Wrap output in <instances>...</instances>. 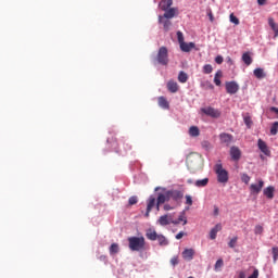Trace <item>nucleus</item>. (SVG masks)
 Instances as JSON below:
<instances>
[{
  "label": "nucleus",
  "mask_w": 278,
  "mask_h": 278,
  "mask_svg": "<svg viewBox=\"0 0 278 278\" xmlns=\"http://www.w3.org/2000/svg\"><path fill=\"white\" fill-rule=\"evenodd\" d=\"M189 135L192 137V138H197L201 135V130H199V127L197 126H191L189 128Z\"/></svg>",
  "instance_id": "nucleus-25"
},
{
  "label": "nucleus",
  "mask_w": 278,
  "mask_h": 278,
  "mask_svg": "<svg viewBox=\"0 0 278 278\" xmlns=\"http://www.w3.org/2000/svg\"><path fill=\"white\" fill-rule=\"evenodd\" d=\"M254 76L257 78V79H264V77H266V74H264V70L263 68H255L254 70Z\"/></svg>",
  "instance_id": "nucleus-30"
},
{
  "label": "nucleus",
  "mask_w": 278,
  "mask_h": 278,
  "mask_svg": "<svg viewBox=\"0 0 278 278\" xmlns=\"http://www.w3.org/2000/svg\"><path fill=\"white\" fill-rule=\"evenodd\" d=\"M167 201H170L168 198V191H166L165 193H159L156 198V203L164 205V203H166Z\"/></svg>",
  "instance_id": "nucleus-20"
},
{
  "label": "nucleus",
  "mask_w": 278,
  "mask_h": 278,
  "mask_svg": "<svg viewBox=\"0 0 278 278\" xmlns=\"http://www.w3.org/2000/svg\"><path fill=\"white\" fill-rule=\"evenodd\" d=\"M240 90V86L236 81L226 83V91L228 94H236Z\"/></svg>",
  "instance_id": "nucleus-12"
},
{
  "label": "nucleus",
  "mask_w": 278,
  "mask_h": 278,
  "mask_svg": "<svg viewBox=\"0 0 278 278\" xmlns=\"http://www.w3.org/2000/svg\"><path fill=\"white\" fill-rule=\"evenodd\" d=\"M243 184H249V181H251V177H249V175L243 174L241 177Z\"/></svg>",
  "instance_id": "nucleus-48"
},
{
  "label": "nucleus",
  "mask_w": 278,
  "mask_h": 278,
  "mask_svg": "<svg viewBox=\"0 0 278 278\" xmlns=\"http://www.w3.org/2000/svg\"><path fill=\"white\" fill-rule=\"evenodd\" d=\"M243 121H244V123H245L248 129H251V127L253 126V121L251 119V116H249V115L245 116V117L243 118Z\"/></svg>",
  "instance_id": "nucleus-38"
},
{
  "label": "nucleus",
  "mask_w": 278,
  "mask_h": 278,
  "mask_svg": "<svg viewBox=\"0 0 278 278\" xmlns=\"http://www.w3.org/2000/svg\"><path fill=\"white\" fill-rule=\"evenodd\" d=\"M271 253H273L274 264H276L278 260V247L271 248Z\"/></svg>",
  "instance_id": "nucleus-37"
},
{
  "label": "nucleus",
  "mask_w": 278,
  "mask_h": 278,
  "mask_svg": "<svg viewBox=\"0 0 278 278\" xmlns=\"http://www.w3.org/2000/svg\"><path fill=\"white\" fill-rule=\"evenodd\" d=\"M230 23H233V25H240V20L233 13H231Z\"/></svg>",
  "instance_id": "nucleus-42"
},
{
  "label": "nucleus",
  "mask_w": 278,
  "mask_h": 278,
  "mask_svg": "<svg viewBox=\"0 0 278 278\" xmlns=\"http://www.w3.org/2000/svg\"><path fill=\"white\" fill-rule=\"evenodd\" d=\"M223 266H225L223 258H218L215 263V270H220V268H223Z\"/></svg>",
  "instance_id": "nucleus-40"
},
{
  "label": "nucleus",
  "mask_w": 278,
  "mask_h": 278,
  "mask_svg": "<svg viewBox=\"0 0 278 278\" xmlns=\"http://www.w3.org/2000/svg\"><path fill=\"white\" fill-rule=\"evenodd\" d=\"M157 231H155L154 229H151L149 228L147 231H146V238L148 240H151L152 242H155V240H157Z\"/></svg>",
  "instance_id": "nucleus-17"
},
{
  "label": "nucleus",
  "mask_w": 278,
  "mask_h": 278,
  "mask_svg": "<svg viewBox=\"0 0 278 278\" xmlns=\"http://www.w3.org/2000/svg\"><path fill=\"white\" fill-rule=\"evenodd\" d=\"M242 61L244 62V64H247V66H251V64H253V59L251 58V54H249V52L242 54Z\"/></svg>",
  "instance_id": "nucleus-27"
},
{
  "label": "nucleus",
  "mask_w": 278,
  "mask_h": 278,
  "mask_svg": "<svg viewBox=\"0 0 278 278\" xmlns=\"http://www.w3.org/2000/svg\"><path fill=\"white\" fill-rule=\"evenodd\" d=\"M207 16H208L211 23H214V13H212L211 9L207 10Z\"/></svg>",
  "instance_id": "nucleus-50"
},
{
  "label": "nucleus",
  "mask_w": 278,
  "mask_h": 278,
  "mask_svg": "<svg viewBox=\"0 0 278 278\" xmlns=\"http://www.w3.org/2000/svg\"><path fill=\"white\" fill-rule=\"evenodd\" d=\"M185 199H186V205H192V197L191 195H186L185 197Z\"/></svg>",
  "instance_id": "nucleus-49"
},
{
  "label": "nucleus",
  "mask_w": 278,
  "mask_h": 278,
  "mask_svg": "<svg viewBox=\"0 0 278 278\" xmlns=\"http://www.w3.org/2000/svg\"><path fill=\"white\" fill-rule=\"evenodd\" d=\"M159 225H161V227H166V225H170V222L168 220V216L163 215L157 219Z\"/></svg>",
  "instance_id": "nucleus-28"
},
{
  "label": "nucleus",
  "mask_w": 278,
  "mask_h": 278,
  "mask_svg": "<svg viewBox=\"0 0 278 278\" xmlns=\"http://www.w3.org/2000/svg\"><path fill=\"white\" fill-rule=\"evenodd\" d=\"M207 184H210V179L208 178H203L201 180H197L195 181L197 188H205V186H207Z\"/></svg>",
  "instance_id": "nucleus-31"
},
{
  "label": "nucleus",
  "mask_w": 278,
  "mask_h": 278,
  "mask_svg": "<svg viewBox=\"0 0 278 278\" xmlns=\"http://www.w3.org/2000/svg\"><path fill=\"white\" fill-rule=\"evenodd\" d=\"M213 214L214 216H218V214H220V210L218 208V206L214 205Z\"/></svg>",
  "instance_id": "nucleus-52"
},
{
  "label": "nucleus",
  "mask_w": 278,
  "mask_h": 278,
  "mask_svg": "<svg viewBox=\"0 0 278 278\" xmlns=\"http://www.w3.org/2000/svg\"><path fill=\"white\" fill-rule=\"evenodd\" d=\"M119 251V248L117 245V243H113L111 247H110V253L111 255H115L116 253H118Z\"/></svg>",
  "instance_id": "nucleus-35"
},
{
  "label": "nucleus",
  "mask_w": 278,
  "mask_h": 278,
  "mask_svg": "<svg viewBox=\"0 0 278 278\" xmlns=\"http://www.w3.org/2000/svg\"><path fill=\"white\" fill-rule=\"evenodd\" d=\"M263 193L268 199H275V187L269 186L263 190Z\"/></svg>",
  "instance_id": "nucleus-21"
},
{
  "label": "nucleus",
  "mask_w": 278,
  "mask_h": 278,
  "mask_svg": "<svg viewBox=\"0 0 278 278\" xmlns=\"http://www.w3.org/2000/svg\"><path fill=\"white\" fill-rule=\"evenodd\" d=\"M167 195L170 199H173V201H181L184 199V191H179L176 189L173 190H167Z\"/></svg>",
  "instance_id": "nucleus-8"
},
{
  "label": "nucleus",
  "mask_w": 278,
  "mask_h": 278,
  "mask_svg": "<svg viewBox=\"0 0 278 278\" xmlns=\"http://www.w3.org/2000/svg\"><path fill=\"white\" fill-rule=\"evenodd\" d=\"M147 241L144 237H129L128 238V247L130 251H144V247Z\"/></svg>",
  "instance_id": "nucleus-2"
},
{
  "label": "nucleus",
  "mask_w": 278,
  "mask_h": 278,
  "mask_svg": "<svg viewBox=\"0 0 278 278\" xmlns=\"http://www.w3.org/2000/svg\"><path fill=\"white\" fill-rule=\"evenodd\" d=\"M212 71H214V67H212L211 64H205L203 66V73L204 75H210L212 73Z\"/></svg>",
  "instance_id": "nucleus-34"
},
{
  "label": "nucleus",
  "mask_w": 278,
  "mask_h": 278,
  "mask_svg": "<svg viewBox=\"0 0 278 278\" xmlns=\"http://www.w3.org/2000/svg\"><path fill=\"white\" fill-rule=\"evenodd\" d=\"M219 140H220L222 144H226V147H229L231 144V142L233 141V136L229 135L227 132H222L219 135Z\"/></svg>",
  "instance_id": "nucleus-13"
},
{
  "label": "nucleus",
  "mask_w": 278,
  "mask_h": 278,
  "mask_svg": "<svg viewBox=\"0 0 278 278\" xmlns=\"http://www.w3.org/2000/svg\"><path fill=\"white\" fill-rule=\"evenodd\" d=\"M230 157L233 160V162H238L242 157V152L240 151V148L233 146L230 148Z\"/></svg>",
  "instance_id": "nucleus-10"
},
{
  "label": "nucleus",
  "mask_w": 278,
  "mask_h": 278,
  "mask_svg": "<svg viewBox=\"0 0 278 278\" xmlns=\"http://www.w3.org/2000/svg\"><path fill=\"white\" fill-rule=\"evenodd\" d=\"M170 264L172 266H177V264H179V256L172 257Z\"/></svg>",
  "instance_id": "nucleus-47"
},
{
  "label": "nucleus",
  "mask_w": 278,
  "mask_h": 278,
  "mask_svg": "<svg viewBox=\"0 0 278 278\" xmlns=\"http://www.w3.org/2000/svg\"><path fill=\"white\" fill-rule=\"evenodd\" d=\"M216 64H223V56L218 55L215 58Z\"/></svg>",
  "instance_id": "nucleus-54"
},
{
  "label": "nucleus",
  "mask_w": 278,
  "mask_h": 278,
  "mask_svg": "<svg viewBox=\"0 0 278 278\" xmlns=\"http://www.w3.org/2000/svg\"><path fill=\"white\" fill-rule=\"evenodd\" d=\"M220 77H223V72L222 71H217L214 77V84L215 86H220L222 81H220Z\"/></svg>",
  "instance_id": "nucleus-32"
},
{
  "label": "nucleus",
  "mask_w": 278,
  "mask_h": 278,
  "mask_svg": "<svg viewBox=\"0 0 278 278\" xmlns=\"http://www.w3.org/2000/svg\"><path fill=\"white\" fill-rule=\"evenodd\" d=\"M262 188H264V180L260 179L258 184H252L250 186L251 194H260L262 192Z\"/></svg>",
  "instance_id": "nucleus-11"
},
{
  "label": "nucleus",
  "mask_w": 278,
  "mask_h": 278,
  "mask_svg": "<svg viewBox=\"0 0 278 278\" xmlns=\"http://www.w3.org/2000/svg\"><path fill=\"white\" fill-rule=\"evenodd\" d=\"M156 240H157L160 247H167V244H168V240L166 239V237H164V235H159L156 237Z\"/></svg>",
  "instance_id": "nucleus-29"
},
{
  "label": "nucleus",
  "mask_w": 278,
  "mask_h": 278,
  "mask_svg": "<svg viewBox=\"0 0 278 278\" xmlns=\"http://www.w3.org/2000/svg\"><path fill=\"white\" fill-rule=\"evenodd\" d=\"M159 106L163 110H168L170 108V104L168 103V100H166L164 97H159Z\"/></svg>",
  "instance_id": "nucleus-24"
},
{
  "label": "nucleus",
  "mask_w": 278,
  "mask_h": 278,
  "mask_svg": "<svg viewBox=\"0 0 278 278\" xmlns=\"http://www.w3.org/2000/svg\"><path fill=\"white\" fill-rule=\"evenodd\" d=\"M184 236H186V233L184 231H180L176 235V240H181V238H184Z\"/></svg>",
  "instance_id": "nucleus-53"
},
{
  "label": "nucleus",
  "mask_w": 278,
  "mask_h": 278,
  "mask_svg": "<svg viewBox=\"0 0 278 278\" xmlns=\"http://www.w3.org/2000/svg\"><path fill=\"white\" fill-rule=\"evenodd\" d=\"M260 277V270L254 269L253 274L249 276L248 278H258Z\"/></svg>",
  "instance_id": "nucleus-51"
},
{
  "label": "nucleus",
  "mask_w": 278,
  "mask_h": 278,
  "mask_svg": "<svg viewBox=\"0 0 278 278\" xmlns=\"http://www.w3.org/2000/svg\"><path fill=\"white\" fill-rule=\"evenodd\" d=\"M138 203V197L132 195L128 199V205H136Z\"/></svg>",
  "instance_id": "nucleus-43"
},
{
  "label": "nucleus",
  "mask_w": 278,
  "mask_h": 278,
  "mask_svg": "<svg viewBox=\"0 0 278 278\" xmlns=\"http://www.w3.org/2000/svg\"><path fill=\"white\" fill-rule=\"evenodd\" d=\"M155 190H160V188H155Z\"/></svg>",
  "instance_id": "nucleus-60"
},
{
  "label": "nucleus",
  "mask_w": 278,
  "mask_h": 278,
  "mask_svg": "<svg viewBox=\"0 0 278 278\" xmlns=\"http://www.w3.org/2000/svg\"><path fill=\"white\" fill-rule=\"evenodd\" d=\"M238 278H247V274L244 271H239Z\"/></svg>",
  "instance_id": "nucleus-57"
},
{
  "label": "nucleus",
  "mask_w": 278,
  "mask_h": 278,
  "mask_svg": "<svg viewBox=\"0 0 278 278\" xmlns=\"http://www.w3.org/2000/svg\"><path fill=\"white\" fill-rule=\"evenodd\" d=\"M268 25H269L270 29H273V31L275 33V38H277L278 37V24L275 23V18L269 17Z\"/></svg>",
  "instance_id": "nucleus-22"
},
{
  "label": "nucleus",
  "mask_w": 278,
  "mask_h": 278,
  "mask_svg": "<svg viewBox=\"0 0 278 278\" xmlns=\"http://www.w3.org/2000/svg\"><path fill=\"white\" fill-rule=\"evenodd\" d=\"M177 38H178V42L179 45L184 43V33H181V30L177 31Z\"/></svg>",
  "instance_id": "nucleus-46"
},
{
  "label": "nucleus",
  "mask_w": 278,
  "mask_h": 278,
  "mask_svg": "<svg viewBox=\"0 0 278 278\" xmlns=\"http://www.w3.org/2000/svg\"><path fill=\"white\" fill-rule=\"evenodd\" d=\"M277 132H278V122H275V123L271 125L270 134H271V136H277Z\"/></svg>",
  "instance_id": "nucleus-39"
},
{
  "label": "nucleus",
  "mask_w": 278,
  "mask_h": 278,
  "mask_svg": "<svg viewBox=\"0 0 278 278\" xmlns=\"http://www.w3.org/2000/svg\"><path fill=\"white\" fill-rule=\"evenodd\" d=\"M156 60L159 64H162V66L168 65V49L166 47H161L159 49Z\"/></svg>",
  "instance_id": "nucleus-4"
},
{
  "label": "nucleus",
  "mask_w": 278,
  "mask_h": 278,
  "mask_svg": "<svg viewBox=\"0 0 278 278\" xmlns=\"http://www.w3.org/2000/svg\"><path fill=\"white\" fill-rule=\"evenodd\" d=\"M215 173L217 175L218 184H227V181H229V172L223 168V164L215 165Z\"/></svg>",
  "instance_id": "nucleus-3"
},
{
  "label": "nucleus",
  "mask_w": 278,
  "mask_h": 278,
  "mask_svg": "<svg viewBox=\"0 0 278 278\" xmlns=\"http://www.w3.org/2000/svg\"><path fill=\"white\" fill-rule=\"evenodd\" d=\"M180 49L185 53H190V51H192V49H194V42L187 43L186 41H184L182 43H180Z\"/></svg>",
  "instance_id": "nucleus-19"
},
{
  "label": "nucleus",
  "mask_w": 278,
  "mask_h": 278,
  "mask_svg": "<svg viewBox=\"0 0 278 278\" xmlns=\"http://www.w3.org/2000/svg\"><path fill=\"white\" fill-rule=\"evenodd\" d=\"M202 149H205V151H210V149H212V143H210L208 141H203Z\"/></svg>",
  "instance_id": "nucleus-45"
},
{
  "label": "nucleus",
  "mask_w": 278,
  "mask_h": 278,
  "mask_svg": "<svg viewBox=\"0 0 278 278\" xmlns=\"http://www.w3.org/2000/svg\"><path fill=\"white\" fill-rule=\"evenodd\" d=\"M236 244H238V237L232 238L229 242H228V247L230 249H236Z\"/></svg>",
  "instance_id": "nucleus-41"
},
{
  "label": "nucleus",
  "mask_w": 278,
  "mask_h": 278,
  "mask_svg": "<svg viewBox=\"0 0 278 278\" xmlns=\"http://www.w3.org/2000/svg\"><path fill=\"white\" fill-rule=\"evenodd\" d=\"M157 203V200L155 199V197L150 195L148 201H147V211H146V218H149L150 214H151V210H153V207H155V204Z\"/></svg>",
  "instance_id": "nucleus-9"
},
{
  "label": "nucleus",
  "mask_w": 278,
  "mask_h": 278,
  "mask_svg": "<svg viewBox=\"0 0 278 278\" xmlns=\"http://www.w3.org/2000/svg\"><path fill=\"white\" fill-rule=\"evenodd\" d=\"M167 90L172 93L178 92L179 85L175 80H168L167 83Z\"/></svg>",
  "instance_id": "nucleus-18"
},
{
  "label": "nucleus",
  "mask_w": 278,
  "mask_h": 278,
  "mask_svg": "<svg viewBox=\"0 0 278 278\" xmlns=\"http://www.w3.org/2000/svg\"><path fill=\"white\" fill-rule=\"evenodd\" d=\"M258 5H266V0H257Z\"/></svg>",
  "instance_id": "nucleus-58"
},
{
  "label": "nucleus",
  "mask_w": 278,
  "mask_h": 278,
  "mask_svg": "<svg viewBox=\"0 0 278 278\" xmlns=\"http://www.w3.org/2000/svg\"><path fill=\"white\" fill-rule=\"evenodd\" d=\"M165 216H167V220L172 225H179V223H182V225H188V218H186V214L185 213H181L178 216V219H174L173 218V214H165Z\"/></svg>",
  "instance_id": "nucleus-6"
},
{
  "label": "nucleus",
  "mask_w": 278,
  "mask_h": 278,
  "mask_svg": "<svg viewBox=\"0 0 278 278\" xmlns=\"http://www.w3.org/2000/svg\"><path fill=\"white\" fill-rule=\"evenodd\" d=\"M200 112L205 114V116H210L211 118H220V111L212 106L202 108Z\"/></svg>",
  "instance_id": "nucleus-5"
},
{
  "label": "nucleus",
  "mask_w": 278,
  "mask_h": 278,
  "mask_svg": "<svg viewBox=\"0 0 278 278\" xmlns=\"http://www.w3.org/2000/svg\"><path fill=\"white\" fill-rule=\"evenodd\" d=\"M182 258L186 260V262H192V260H194V249H185L182 251Z\"/></svg>",
  "instance_id": "nucleus-14"
},
{
  "label": "nucleus",
  "mask_w": 278,
  "mask_h": 278,
  "mask_svg": "<svg viewBox=\"0 0 278 278\" xmlns=\"http://www.w3.org/2000/svg\"><path fill=\"white\" fill-rule=\"evenodd\" d=\"M159 23L163 25L164 31H168L173 25V23L168 18H162V22H159Z\"/></svg>",
  "instance_id": "nucleus-26"
},
{
  "label": "nucleus",
  "mask_w": 278,
  "mask_h": 278,
  "mask_svg": "<svg viewBox=\"0 0 278 278\" xmlns=\"http://www.w3.org/2000/svg\"><path fill=\"white\" fill-rule=\"evenodd\" d=\"M160 205L162 204H159L157 202L155 203L154 207H156V212H160Z\"/></svg>",
  "instance_id": "nucleus-59"
},
{
  "label": "nucleus",
  "mask_w": 278,
  "mask_h": 278,
  "mask_svg": "<svg viewBox=\"0 0 278 278\" xmlns=\"http://www.w3.org/2000/svg\"><path fill=\"white\" fill-rule=\"evenodd\" d=\"M178 81H180V84H186V81H188V74H186V72H180L178 74Z\"/></svg>",
  "instance_id": "nucleus-33"
},
{
  "label": "nucleus",
  "mask_w": 278,
  "mask_h": 278,
  "mask_svg": "<svg viewBox=\"0 0 278 278\" xmlns=\"http://www.w3.org/2000/svg\"><path fill=\"white\" fill-rule=\"evenodd\" d=\"M218 231H223V225L222 224H216L215 227H213L210 231V239L211 240H216V236Z\"/></svg>",
  "instance_id": "nucleus-15"
},
{
  "label": "nucleus",
  "mask_w": 278,
  "mask_h": 278,
  "mask_svg": "<svg viewBox=\"0 0 278 278\" xmlns=\"http://www.w3.org/2000/svg\"><path fill=\"white\" fill-rule=\"evenodd\" d=\"M269 110H270V112L276 113L277 118H278V108H276V106H271Z\"/></svg>",
  "instance_id": "nucleus-56"
},
{
  "label": "nucleus",
  "mask_w": 278,
  "mask_h": 278,
  "mask_svg": "<svg viewBox=\"0 0 278 278\" xmlns=\"http://www.w3.org/2000/svg\"><path fill=\"white\" fill-rule=\"evenodd\" d=\"M165 13L163 15L159 16V23H162V18H175V16H177V14H179V11L177 10V8H169L167 10L164 11Z\"/></svg>",
  "instance_id": "nucleus-7"
},
{
  "label": "nucleus",
  "mask_w": 278,
  "mask_h": 278,
  "mask_svg": "<svg viewBox=\"0 0 278 278\" xmlns=\"http://www.w3.org/2000/svg\"><path fill=\"white\" fill-rule=\"evenodd\" d=\"M258 149L264 153V155H270V150H268V146L266 144V141L258 139Z\"/></svg>",
  "instance_id": "nucleus-16"
},
{
  "label": "nucleus",
  "mask_w": 278,
  "mask_h": 278,
  "mask_svg": "<svg viewBox=\"0 0 278 278\" xmlns=\"http://www.w3.org/2000/svg\"><path fill=\"white\" fill-rule=\"evenodd\" d=\"M186 165L191 173L203 170V156L197 152H192L187 156Z\"/></svg>",
  "instance_id": "nucleus-1"
},
{
  "label": "nucleus",
  "mask_w": 278,
  "mask_h": 278,
  "mask_svg": "<svg viewBox=\"0 0 278 278\" xmlns=\"http://www.w3.org/2000/svg\"><path fill=\"white\" fill-rule=\"evenodd\" d=\"M163 210H164L165 212H170V210H173V206H170L169 204H165V205L163 206Z\"/></svg>",
  "instance_id": "nucleus-55"
},
{
  "label": "nucleus",
  "mask_w": 278,
  "mask_h": 278,
  "mask_svg": "<svg viewBox=\"0 0 278 278\" xmlns=\"http://www.w3.org/2000/svg\"><path fill=\"white\" fill-rule=\"evenodd\" d=\"M202 88H207L208 90H214V85L210 80H206L204 83H201Z\"/></svg>",
  "instance_id": "nucleus-36"
},
{
  "label": "nucleus",
  "mask_w": 278,
  "mask_h": 278,
  "mask_svg": "<svg viewBox=\"0 0 278 278\" xmlns=\"http://www.w3.org/2000/svg\"><path fill=\"white\" fill-rule=\"evenodd\" d=\"M263 232H264V227H262L261 225L255 226L254 233H256V236H260Z\"/></svg>",
  "instance_id": "nucleus-44"
},
{
  "label": "nucleus",
  "mask_w": 278,
  "mask_h": 278,
  "mask_svg": "<svg viewBox=\"0 0 278 278\" xmlns=\"http://www.w3.org/2000/svg\"><path fill=\"white\" fill-rule=\"evenodd\" d=\"M159 5L161 10L164 12L170 9V7L173 5V0H162Z\"/></svg>",
  "instance_id": "nucleus-23"
}]
</instances>
